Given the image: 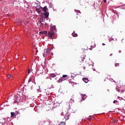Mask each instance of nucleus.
<instances>
[{
	"mask_svg": "<svg viewBox=\"0 0 125 125\" xmlns=\"http://www.w3.org/2000/svg\"><path fill=\"white\" fill-rule=\"evenodd\" d=\"M67 75H62V78H66Z\"/></svg>",
	"mask_w": 125,
	"mask_h": 125,
	"instance_id": "nucleus-24",
	"label": "nucleus"
},
{
	"mask_svg": "<svg viewBox=\"0 0 125 125\" xmlns=\"http://www.w3.org/2000/svg\"><path fill=\"white\" fill-rule=\"evenodd\" d=\"M121 51H119V53H120V52H121Z\"/></svg>",
	"mask_w": 125,
	"mask_h": 125,
	"instance_id": "nucleus-31",
	"label": "nucleus"
},
{
	"mask_svg": "<svg viewBox=\"0 0 125 125\" xmlns=\"http://www.w3.org/2000/svg\"><path fill=\"white\" fill-rule=\"evenodd\" d=\"M30 72H31V69H29L27 71V74H29Z\"/></svg>",
	"mask_w": 125,
	"mask_h": 125,
	"instance_id": "nucleus-21",
	"label": "nucleus"
},
{
	"mask_svg": "<svg viewBox=\"0 0 125 125\" xmlns=\"http://www.w3.org/2000/svg\"><path fill=\"white\" fill-rule=\"evenodd\" d=\"M113 123L114 124H117V123H118V120H116V119H113Z\"/></svg>",
	"mask_w": 125,
	"mask_h": 125,
	"instance_id": "nucleus-14",
	"label": "nucleus"
},
{
	"mask_svg": "<svg viewBox=\"0 0 125 125\" xmlns=\"http://www.w3.org/2000/svg\"><path fill=\"white\" fill-rule=\"evenodd\" d=\"M55 35V34L54 33V31L52 29H51V30L48 31V38H50V39H52V38H53Z\"/></svg>",
	"mask_w": 125,
	"mask_h": 125,
	"instance_id": "nucleus-2",
	"label": "nucleus"
},
{
	"mask_svg": "<svg viewBox=\"0 0 125 125\" xmlns=\"http://www.w3.org/2000/svg\"><path fill=\"white\" fill-rule=\"evenodd\" d=\"M106 0H104V3H106Z\"/></svg>",
	"mask_w": 125,
	"mask_h": 125,
	"instance_id": "nucleus-26",
	"label": "nucleus"
},
{
	"mask_svg": "<svg viewBox=\"0 0 125 125\" xmlns=\"http://www.w3.org/2000/svg\"><path fill=\"white\" fill-rule=\"evenodd\" d=\"M85 59V55H82L80 57L78 58V63L81 65L83 62V60Z\"/></svg>",
	"mask_w": 125,
	"mask_h": 125,
	"instance_id": "nucleus-1",
	"label": "nucleus"
},
{
	"mask_svg": "<svg viewBox=\"0 0 125 125\" xmlns=\"http://www.w3.org/2000/svg\"><path fill=\"white\" fill-rule=\"evenodd\" d=\"M115 67H119L120 66V63H116L115 64Z\"/></svg>",
	"mask_w": 125,
	"mask_h": 125,
	"instance_id": "nucleus-17",
	"label": "nucleus"
},
{
	"mask_svg": "<svg viewBox=\"0 0 125 125\" xmlns=\"http://www.w3.org/2000/svg\"><path fill=\"white\" fill-rule=\"evenodd\" d=\"M42 10L44 11V12H47V7L46 6H45L43 8H42Z\"/></svg>",
	"mask_w": 125,
	"mask_h": 125,
	"instance_id": "nucleus-7",
	"label": "nucleus"
},
{
	"mask_svg": "<svg viewBox=\"0 0 125 125\" xmlns=\"http://www.w3.org/2000/svg\"><path fill=\"white\" fill-rule=\"evenodd\" d=\"M112 55H113V54H110V56H112Z\"/></svg>",
	"mask_w": 125,
	"mask_h": 125,
	"instance_id": "nucleus-27",
	"label": "nucleus"
},
{
	"mask_svg": "<svg viewBox=\"0 0 125 125\" xmlns=\"http://www.w3.org/2000/svg\"><path fill=\"white\" fill-rule=\"evenodd\" d=\"M36 10L38 13L40 14L41 12H42V7L40 6L39 7L36 8Z\"/></svg>",
	"mask_w": 125,
	"mask_h": 125,
	"instance_id": "nucleus-4",
	"label": "nucleus"
},
{
	"mask_svg": "<svg viewBox=\"0 0 125 125\" xmlns=\"http://www.w3.org/2000/svg\"><path fill=\"white\" fill-rule=\"evenodd\" d=\"M82 99H83V100H84V97H83V96H82Z\"/></svg>",
	"mask_w": 125,
	"mask_h": 125,
	"instance_id": "nucleus-25",
	"label": "nucleus"
},
{
	"mask_svg": "<svg viewBox=\"0 0 125 125\" xmlns=\"http://www.w3.org/2000/svg\"><path fill=\"white\" fill-rule=\"evenodd\" d=\"M32 82V78H29L28 80V83H31Z\"/></svg>",
	"mask_w": 125,
	"mask_h": 125,
	"instance_id": "nucleus-22",
	"label": "nucleus"
},
{
	"mask_svg": "<svg viewBox=\"0 0 125 125\" xmlns=\"http://www.w3.org/2000/svg\"><path fill=\"white\" fill-rule=\"evenodd\" d=\"M50 77L51 78H55L56 77V75L54 73H52L50 75Z\"/></svg>",
	"mask_w": 125,
	"mask_h": 125,
	"instance_id": "nucleus-9",
	"label": "nucleus"
},
{
	"mask_svg": "<svg viewBox=\"0 0 125 125\" xmlns=\"http://www.w3.org/2000/svg\"><path fill=\"white\" fill-rule=\"evenodd\" d=\"M63 80H62V78H61L58 81V83H62Z\"/></svg>",
	"mask_w": 125,
	"mask_h": 125,
	"instance_id": "nucleus-18",
	"label": "nucleus"
},
{
	"mask_svg": "<svg viewBox=\"0 0 125 125\" xmlns=\"http://www.w3.org/2000/svg\"><path fill=\"white\" fill-rule=\"evenodd\" d=\"M39 24H41V25H42V26H43V23H42V21H39Z\"/></svg>",
	"mask_w": 125,
	"mask_h": 125,
	"instance_id": "nucleus-19",
	"label": "nucleus"
},
{
	"mask_svg": "<svg viewBox=\"0 0 125 125\" xmlns=\"http://www.w3.org/2000/svg\"><path fill=\"white\" fill-rule=\"evenodd\" d=\"M83 80L84 83H88V79H87V78H83Z\"/></svg>",
	"mask_w": 125,
	"mask_h": 125,
	"instance_id": "nucleus-8",
	"label": "nucleus"
},
{
	"mask_svg": "<svg viewBox=\"0 0 125 125\" xmlns=\"http://www.w3.org/2000/svg\"><path fill=\"white\" fill-rule=\"evenodd\" d=\"M74 102H75V101L73 100V99H71L69 101V104L70 103H74Z\"/></svg>",
	"mask_w": 125,
	"mask_h": 125,
	"instance_id": "nucleus-15",
	"label": "nucleus"
},
{
	"mask_svg": "<svg viewBox=\"0 0 125 125\" xmlns=\"http://www.w3.org/2000/svg\"><path fill=\"white\" fill-rule=\"evenodd\" d=\"M49 52H50V49L48 48H46V49H44L43 56H44L45 55H48L49 54Z\"/></svg>",
	"mask_w": 125,
	"mask_h": 125,
	"instance_id": "nucleus-3",
	"label": "nucleus"
},
{
	"mask_svg": "<svg viewBox=\"0 0 125 125\" xmlns=\"http://www.w3.org/2000/svg\"><path fill=\"white\" fill-rule=\"evenodd\" d=\"M39 33L40 34V35H45L47 34V31H44L40 32Z\"/></svg>",
	"mask_w": 125,
	"mask_h": 125,
	"instance_id": "nucleus-6",
	"label": "nucleus"
},
{
	"mask_svg": "<svg viewBox=\"0 0 125 125\" xmlns=\"http://www.w3.org/2000/svg\"><path fill=\"white\" fill-rule=\"evenodd\" d=\"M11 118H14V117H16V116L15 115V113L11 112Z\"/></svg>",
	"mask_w": 125,
	"mask_h": 125,
	"instance_id": "nucleus-10",
	"label": "nucleus"
},
{
	"mask_svg": "<svg viewBox=\"0 0 125 125\" xmlns=\"http://www.w3.org/2000/svg\"><path fill=\"white\" fill-rule=\"evenodd\" d=\"M59 125H65V122H61L60 123Z\"/></svg>",
	"mask_w": 125,
	"mask_h": 125,
	"instance_id": "nucleus-16",
	"label": "nucleus"
},
{
	"mask_svg": "<svg viewBox=\"0 0 125 125\" xmlns=\"http://www.w3.org/2000/svg\"><path fill=\"white\" fill-rule=\"evenodd\" d=\"M103 45H105V43H103Z\"/></svg>",
	"mask_w": 125,
	"mask_h": 125,
	"instance_id": "nucleus-28",
	"label": "nucleus"
},
{
	"mask_svg": "<svg viewBox=\"0 0 125 125\" xmlns=\"http://www.w3.org/2000/svg\"><path fill=\"white\" fill-rule=\"evenodd\" d=\"M44 18L46 19L48 18V16H49V13L46 12L44 13Z\"/></svg>",
	"mask_w": 125,
	"mask_h": 125,
	"instance_id": "nucleus-5",
	"label": "nucleus"
},
{
	"mask_svg": "<svg viewBox=\"0 0 125 125\" xmlns=\"http://www.w3.org/2000/svg\"><path fill=\"white\" fill-rule=\"evenodd\" d=\"M90 50H92V48H90Z\"/></svg>",
	"mask_w": 125,
	"mask_h": 125,
	"instance_id": "nucleus-29",
	"label": "nucleus"
},
{
	"mask_svg": "<svg viewBox=\"0 0 125 125\" xmlns=\"http://www.w3.org/2000/svg\"><path fill=\"white\" fill-rule=\"evenodd\" d=\"M72 35L73 37H78V34L75 32L72 33Z\"/></svg>",
	"mask_w": 125,
	"mask_h": 125,
	"instance_id": "nucleus-11",
	"label": "nucleus"
},
{
	"mask_svg": "<svg viewBox=\"0 0 125 125\" xmlns=\"http://www.w3.org/2000/svg\"><path fill=\"white\" fill-rule=\"evenodd\" d=\"M83 69H85V67H83Z\"/></svg>",
	"mask_w": 125,
	"mask_h": 125,
	"instance_id": "nucleus-30",
	"label": "nucleus"
},
{
	"mask_svg": "<svg viewBox=\"0 0 125 125\" xmlns=\"http://www.w3.org/2000/svg\"><path fill=\"white\" fill-rule=\"evenodd\" d=\"M116 89L117 91H118V92H120L121 91V90H120V87H116Z\"/></svg>",
	"mask_w": 125,
	"mask_h": 125,
	"instance_id": "nucleus-13",
	"label": "nucleus"
},
{
	"mask_svg": "<svg viewBox=\"0 0 125 125\" xmlns=\"http://www.w3.org/2000/svg\"><path fill=\"white\" fill-rule=\"evenodd\" d=\"M45 25H46V23H45Z\"/></svg>",
	"mask_w": 125,
	"mask_h": 125,
	"instance_id": "nucleus-32",
	"label": "nucleus"
},
{
	"mask_svg": "<svg viewBox=\"0 0 125 125\" xmlns=\"http://www.w3.org/2000/svg\"><path fill=\"white\" fill-rule=\"evenodd\" d=\"M96 46V45L94 44L93 45L91 46V48L92 47L93 48H94V47H95Z\"/></svg>",
	"mask_w": 125,
	"mask_h": 125,
	"instance_id": "nucleus-20",
	"label": "nucleus"
},
{
	"mask_svg": "<svg viewBox=\"0 0 125 125\" xmlns=\"http://www.w3.org/2000/svg\"><path fill=\"white\" fill-rule=\"evenodd\" d=\"M113 103L116 104V105H119V102H118V101L114 100Z\"/></svg>",
	"mask_w": 125,
	"mask_h": 125,
	"instance_id": "nucleus-12",
	"label": "nucleus"
},
{
	"mask_svg": "<svg viewBox=\"0 0 125 125\" xmlns=\"http://www.w3.org/2000/svg\"><path fill=\"white\" fill-rule=\"evenodd\" d=\"M8 77L9 78V79H10V78H11V74H9L8 75Z\"/></svg>",
	"mask_w": 125,
	"mask_h": 125,
	"instance_id": "nucleus-23",
	"label": "nucleus"
}]
</instances>
